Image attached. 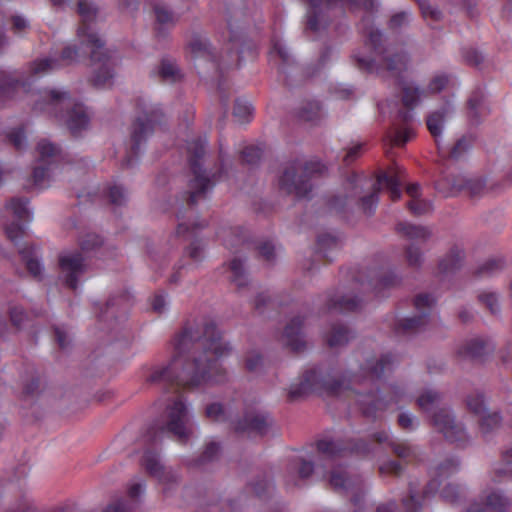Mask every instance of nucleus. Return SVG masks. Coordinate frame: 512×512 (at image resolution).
<instances>
[{"mask_svg":"<svg viewBox=\"0 0 512 512\" xmlns=\"http://www.w3.org/2000/svg\"><path fill=\"white\" fill-rule=\"evenodd\" d=\"M177 353L168 364L155 365L145 381L165 391L178 387L194 388L207 382L222 383L225 369L218 359L231 351L223 342L213 321H205L201 328L185 325L174 342Z\"/></svg>","mask_w":512,"mask_h":512,"instance_id":"1","label":"nucleus"},{"mask_svg":"<svg viewBox=\"0 0 512 512\" xmlns=\"http://www.w3.org/2000/svg\"><path fill=\"white\" fill-rule=\"evenodd\" d=\"M360 178L352 175L348 178L345 194L333 195L327 200V207L330 211L338 214H348L352 204L355 202L361 212L370 217L374 215L379 203V194L382 188H386L392 201L401 197V179L397 173L389 174L382 172L372 184L371 190L366 195H361L362 187L359 184Z\"/></svg>","mask_w":512,"mask_h":512,"instance_id":"2","label":"nucleus"},{"mask_svg":"<svg viewBox=\"0 0 512 512\" xmlns=\"http://www.w3.org/2000/svg\"><path fill=\"white\" fill-rule=\"evenodd\" d=\"M77 6L81 17L77 33L81 43L90 49V60L95 66L90 81L94 87L102 88L112 80L115 63L111 52L105 48V41L95 29L98 13L96 5L91 0H79Z\"/></svg>","mask_w":512,"mask_h":512,"instance_id":"3","label":"nucleus"},{"mask_svg":"<svg viewBox=\"0 0 512 512\" xmlns=\"http://www.w3.org/2000/svg\"><path fill=\"white\" fill-rule=\"evenodd\" d=\"M367 43L375 55L379 57V62L354 53L352 59L358 69L367 73L375 72L379 75L387 72L392 77H399L406 71L409 62L407 52L386 44L384 34L379 29L369 31Z\"/></svg>","mask_w":512,"mask_h":512,"instance_id":"4","label":"nucleus"},{"mask_svg":"<svg viewBox=\"0 0 512 512\" xmlns=\"http://www.w3.org/2000/svg\"><path fill=\"white\" fill-rule=\"evenodd\" d=\"M34 109L54 111L56 117L65 123L74 138L80 137L90 124L86 107L81 103H72L68 91L56 89L45 91L35 102Z\"/></svg>","mask_w":512,"mask_h":512,"instance_id":"5","label":"nucleus"},{"mask_svg":"<svg viewBox=\"0 0 512 512\" xmlns=\"http://www.w3.org/2000/svg\"><path fill=\"white\" fill-rule=\"evenodd\" d=\"M327 172V166L320 160L305 161L296 158L286 162L279 177V189L297 199H310L313 190L312 179Z\"/></svg>","mask_w":512,"mask_h":512,"instance_id":"6","label":"nucleus"},{"mask_svg":"<svg viewBox=\"0 0 512 512\" xmlns=\"http://www.w3.org/2000/svg\"><path fill=\"white\" fill-rule=\"evenodd\" d=\"M192 434L190 419L186 404L181 398L168 405L163 420H156L150 424L143 434V442L155 446L164 436H171L178 442L186 443Z\"/></svg>","mask_w":512,"mask_h":512,"instance_id":"7","label":"nucleus"},{"mask_svg":"<svg viewBox=\"0 0 512 512\" xmlns=\"http://www.w3.org/2000/svg\"><path fill=\"white\" fill-rule=\"evenodd\" d=\"M307 5L304 34L316 36L326 30L332 22L331 11L347 8L351 12L364 10L373 12L375 0H303Z\"/></svg>","mask_w":512,"mask_h":512,"instance_id":"8","label":"nucleus"},{"mask_svg":"<svg viewBox=\"0 0 512 512\" xmlns=\"http://www.w3.org/2000/svg\"><path fill=\"white\" fill-rule=\"evenodd\" d=\"M188 152V162L193 178L189 181L187 203L192 207L195 206L200 199L206 197L207 192L222 178L225 170L224 160L221 154L219 156V168L217 171L208 173L203 167L202 160L206 154V147L200 139L193 141L189 145Z\"/></svg>","mask_w":512,"mask_h":512,"instance_id":"9","label":"nucleus"},{"mask_svg":"<svg viewBox=\"0 0 512 512\" xmlns=\"http://www.w3.org/2000/svg\"><path fill=\"white\" fill-rule=\"evenodd\" d=\"M137 116L131 125L130 152L122 161V168H130L138 158L140 147L153 134L155 126L162 122L164 113L159 104L151 103L144 97L136 99Z\"/></svg>","mask_w":512,"mask_h":512,"instance_id":"10","label":"nucleus"},{"mask_svg":"<svg viewBox=\"0 0 512 512\" xmlns=\"http://www.w3.org/2000/svg\"><path fill=\"white\" fill-rule=\"evenodd\" d=\"M273 425L274 419L271 414L257 407H246L242 414L231 422L234 433L250 439L264 438Z\"/></svg>","mask_w":512,"mask_h":512,"instance_id":"11","label":"nucleus"},{"mask_svg":"<svg viewBox=\"0 0 512 512\" xmlns=\"http://www.w3.org/2000/svg\"><path fill=\"white\" fill-rule=\"evenodd\" d=\"M240 12L231 7H227L225 10V17L227 22V27L229 29V54L234 55L235 66H240L241 62L246 58H255L256 57V43L247 36L244 28L238 24V21L235 20L236 16Z\"/></svg>","mask_w":512,"mask_h":512,"instance_id":"12","label":"nucleus"},{"mask_svg":"<svg viewBox=\"0 0 512 512\" xmlns=\"http://www.w3.org/2000/svg\"><path fill=\"white\" fill-rule=\"evenodd\" d=\"M342 385L340 380L328 378L322 375L317 368H313L304 372L299 383L291 385L288 399L295 401L320 390H324L330 395H336L341 391Z\"/></svg>","mask_w":512,"mask_h":512,"instance_id":"13","label":"nucleus"},{"mask_svg":"<svg viewBox=\"0 0 512 512\" xmlns=\"http://www.w3.org/2000/svg\"><path fill=\"white\" fill-rule=\"evenodd\" d=\"M88 256L78 250H66L58 254L59 279L64 286L75 291L80 278L89 270Z\"/></svg>","mask_w":512,"mask_h":512,"instance_id":"14","label":"nucleus"},{"mask_svg":"<svg viewBox=\"0 0 512 512\" xmlns=\"http://www.w3.org/2000/svg\"><path fill=\"white\" fill-rule=\"evenodd\" d=\"M317 450L329 459L347 456H366L371 452V445L361 438L337 440L322 439L317 442Z\"/></svg>","mask_w":512,"mask_h":512,"instance_id":"15","label":"nucleus"},{"mask_svg":"<svg viewBox=\"0 0 512 512\" xmlns=\"http://www.w3.org/2000/svg\"><path fill=\"white\" fill-rule=\"evenodd\" d=\"M433 298L430 294H419L414 299V306L418 314L398 320L394 324V332L397 336H413L423 331L430 316Z\"/></svg>","mask_w":512,"mask_h":512,"instance_id":"16","label":"nucleus"},{"mask_svg":"<svg viewBox=\"0 0 512 512\" xmlns=\"http://www.w3.org/2000/svg\"><path fill=\"white\" fill-rule=\"evenodd\" d=\"M329 483L336 492H352L351 503L355 507L354 512H362L364 507V493L362 490V478L358 474H350L345 469H333Z\"/></svg>","mask_w":512,"mask_h":512,"instance_id":"17","label":"nucleus"},{"mask_svg":"<svg viewBox=\"0 0 512 512\" xmlns=\"http://www.w3.org/2000/svg\"><path fill=\"white\" fill-rule=\"evenodd\" d=\"M431 424L443 434L445 439L457 446H465L469 439L460 422H457L451 411L447 408H440L431 416Z\"/></svg>","mask_w":512,"mask_h":512,"instance_id":"18","label":"nucleus"},{"mask_svg":"<svg viewBox=\"0 0 512 512\" xmlns=\"http://www.w3.org/2000/svg\"><path fill=\"white\" fill-rule=\"evenodd\" d=\"M466 118L470 125L478 126L490 114L487 96L481 87H476L466 101Z\"/></svg>","mask_w":512,"mask_h":512,"instance_id":"19","label":"nucleus"},{"mask_svg":"<svg viewBox=\"0 0 512 512\" xmlns=\"http://www.w3.org/2000/svg\"><path fill=\"white\" fill-rule=\"evenodd\" d=\"M141 465L151 477L156 478L160 482L172 484L178 481V476L171 470H167L164 465H162L159 454L151 449H145L142 459Z\"/></svg>","mask_w":512,"mask_h":512,"instance_id":"20","label":"nucleus"},{"mask_svg":"<svg viewBox=\"0 0 512 512\" xmlns=\"http://www.w3.org/2000/svg\"><path fill=\"white\" fill-rule=\"evenodd\" d=\"M21 261L29 275L37 281L43 279L44 266L40 261V249L36 245L25 244L18 249Z\"/></svg>","mask_w":512,"mask_h":512,"instance_id":"21","label":"nucleus"},{"mask_svg":"<svg viewBox=\"0 0 512 512\" xmlns=\"http://www.w3.org/2000/svg\"><path fill=\"white\" fill-rule=\"evenodd\" d=\"M454 112V108L450 103H445L439 109L428 114L426 118L427 129L430 132L431 136L434 138L439 153H443L441 151L439 138L442 134L444 123L447 118H449Z\"/></svg>","mask_w":512,"mask_h":512,"instance_id":"22","label":"nucleus"},{"mask_svg":"<svg viewBox=\"0 0 512 512\" xmlns=\"http://www.w3.org/2000/svg\"><path fill=\"white\" fill-rule=\"evenodd\" d=\"M510 505L509 498L500 491H492L485 497L484 502L472 503L467 512H507Z\"/></svg>","mask_w":512,"mask_h":512,"instance_id":"23","label":"nucleus"},{"mask_svg":"<svg viewBox=\"0 0 512 512\" xmlns=\"http://www.w3.org/2000/svg\"><path fill=\"white\" fill-rule=\"evenodd\" d=\"M395 360V356L391 353L368 359L362 367L363 374L371 380H379L385 372L392 370Z\"/></svg>","mask_w":512,"mask_h":512,"instance_id":"24","label":"nucleus"},{"mask_svg":"<svg viewBox=\"0 0 512 512\" xmlns=\"http://www.w3.org/2000/svg\"><path fill=\"white\" fill-rule=\"evenodd\" d=\"M304 319L301 316H296L290 320L284 328L283 337L285 344L293 352H301L305 348V341L303 340V328Z\"/></svg>","mask_w":512,"mask_h":512,"instance_id":"25","label":"nucleus"},{"mask_svg":"<svg viewBox=\"0 0 512 512\" xmlns=\"http://www.w3.org/2000/svg\"><path fill=\"white\" fill-rule=\"evenodd\" d=\"M375 442L382 444L387 443L392 449L393 453L405 461H411L417 457V448L411 446L407 442L390 441L389 436L385 431L376 432L372 435Z\"/></svg>","mask_w":512,"mask_h":512,"instance_id":"26","label":"nucleus"},{"mask_svg":"<svg viewBox=\"0 0 512 512\" xmlns=\"http://www.w3.org/2000/svg\"><path fill=\"white\" fill-rule=\"evenodd\" d=\"M357 402L362 414L367 418H375L376 413L386 407V403L379 396V389L370 390L367 393H358Z\"/></svg>","mask_w":512,"mask_h":512,"instance_id":"27","label":"nucleus"},{"mask_svg":"<svg viewBox=\"0 0 512 512\" xmlns=\"http://www.w3.org/2000/svg\"><path fill=\"white\" fill-rule=\"evenodd\" d=\"M362 300L356 296H333L327 300L328 310H337L339 312H355L361 309Z\"/></svg>","mask_w":512,"mask_h":512,"instance_id":"28","label":"nucleus"},{"mask_svg":"<svg viewBox=\"0 0 512 512\" xmlns=\"http://www.w3.org/2000/svg\"><path fill=\"white\" fill-rule=\"evenodd\" d=\"M465 258V253L462 249L454 246L446 254V256L439 262V270L441 273L449 274L458 271Z\"/></svg>","mask_w":512,"mask_h":512,"instance_id":"29","label":"nucleus"},{"mask_svg":"<svg viewBox=\"0 0 512 512\" xmlns=\"http://www.w3.org/2000/svg\"><path fill=\"white\" fill-rule=\"evenodd\" d=\"M20 85L19 79L11 73L0 70V105L14 98Z\"/></svg>","mask_w":512,"mask_h":512,"instance_id":"30","label":"nucleus"},{"mask_svg":"<svg viewBox=\"0 0 512 512\" xmlns=\"http://www.w3.org/2000/svg\"><path fill=\"white\" fill-rule=\"evenodd\" d=\"M229 270L231 272L230 280L239 291L248 287L249 275L241 258H233L229 263Z\"/></svg>","mask_w":512,"mask_h":512,"instance_id":"31","label":"nucleus"},{"mask_svg":"<svg viewBox=\"0 0 512 512\" xmlns=\"http://www.w3.org/2000/svg\"><path fill=\"white\" fill-rule=\"evenodd\" d=\"M458 354L471 360H482L487 354V342L482 339H471L459 350Z\"/></svg>","mask_w":512,"mask_h":512,"instance_id":"32","label":"nucleus"},{"mask_svg":"<svg viewBox=\"0 0 512 512\" xmlns=\"http://www.w3.org/2000/svg\"><path fill=\"white\" fill-rule=\"evenodd\" d=\"M223 241L226 248L233 252H238L241 246L248 244V232L241 227L230 228L225 232Z\"/></svg>","mask_w":512,"mask_h":512,"instance_id":"33","label":"nucleus"},{"mask_svg":"<svg viewBox=\"0 0 512 512\" xmlns=\"http://www.w3.org/2000/svg\"><path fill=\"white\" fill-rule=\"evenodd\" d=\"M248 486L254 495L261 500L268 499L274 490L272 479L266 473L256 476Z\"/></svg>","mask_w":512,"mask_h":512,"instance_id":"34","label":"nucleus"},{"mask_svg":"<svg viewBox=\"0 0 512 512\" xmlns=\"http://www.w3.org/2000/svg\"><path fill=\"white\" fill-rule=\"evenodd\" d=\"M396 230L410 240H418L423 243L431 237V231L421 225L401 222L397 224Z\"/></svg>","mask_w":512,"mask_h":512,"instance_id":"35","label":"nucleus"},{"mask_svg":"<svg viewBox=\"0 0 512 512\" xmlns=\"http://www.w3.org/2000/svg\"><path fill=\"white\" fill-rule=\"evenodd\" d=\"M353 337L352 331L346 325L336 323L331 328L327 343L332 348L341 347L346 345Z\"/></svg>","mask_w":512,"mask_h":512,"instance_id":"36","label":"nucleus"},{"mask_svg":"<svg viewBox=\"0 0 512 512\" xmlns=\"http://www.w3.org/2000/svg\"><path fill=\"white\" fill-rule=\"evenodd\" d=\"M340 241L338 237L325 233L317 237V253L321 255L328 263L332 262L330 253L339 249Z\"/></svg>","mask_w":512,"mask_h":512,"instance_id":"37","label":"nucleus"},{"mask_svg":"<svg viewBox=\"0 0 512 512\" xmlns=\"http://www.w3.org/2000/svg\"><path fill=\"white\" fill-rule=\"evenodd\" d=\"M188 46L191 52L196 56H207L212 61L216 60V57L211 48V44L205 36L199 33H193L191 39L189 40Z\"/></svg>","mask_w":512,"mask_h":512,"instance_id":"38","label":"nucleus"},{"mask_svg":"<svg viewBox=\"0 0 512 512\" xmlns=\"http://www.w3.org/2000/svg\"><path fill=\"white\" fill-rule=\"evenodd\" d=\"M152 10L155 15L156 23L163 26H174L178 20L179 15L175 14L172 9L163 2H154L152 4Z\"/></svg>","mask_w":512,"mask_h":512,"instance_id":"39","label":"nucleus"},{"mask_svg":"<svg viewBox=\"0 0 512 512\" xmlns=\"http://www.w3.org/2000/svg\"><path fill=\"white\" fill-rule=\"evenodd\" d=\"M220 449V443L211 441L205 445L203 452L192 459L189 464L194 467H203L218 458Z\"/></svg>","mask_w":512,"mask_h":512,"instance_id":"40","label":"nucleus"},{"mask_svg":"<svg viewBox=\"0 0 512 512\" xmlns=\"http://www.w3.org/2000/svg\"><path fill=\"white\" fill-rule=\"evenodd\" d=\"M155 73L165 82H176L180 77V71L174 61L163 58L157 66Z\"/></svg>","mask_w":512,"mask_h":512,"instance_id":"41","label":"nucleus"},{"mask_svg":"<svg viewBox=\"0 0 512 512\" xmlns=\"http://www.w3.org/2000/svg\"><path fill=\"white\" fill-rule=\"evenodd\" d=\"M502 417L498 412L484 413L479 421L480 432L484 437L500 428Z\"/></svg>","mask_w":512,"mask_h":512,"instance_id":"42","label":"nucleus"},{"mask_svg":"<svg viewBox=\"0 0 512 512\" xmlns=\"http://www.w3.org/2000/svg\"><path fill=\"white\" fill-rule=\"evenodd\" d=\"M39 161L50 163L61 153V148L47 139H41L37 144Z\"/></svg>","mask_w":512,"mask_h":512,"instance_id":"43","label":"nucleus"},{"mask_svg":"<svg viewBox=\"0 0 512 512\" xmlns=\"http://www.w3.org/2000/svg\"><path fill=\"white\" fill-rule=\"evenodd\" d=\"M8 313L11 324L17 329H21L32 317L39 316L38 313H28L23 307L18 305L11 306Z\"/></svg>","mask_w":512,"mask_h":512,"instance_id":"44","label":"nucleus"},{"mask_svg":"<svg viewBox=\"0 0 512 512\" xmlns=\"http://www.w3.org/2000/svg\"><path fill=\"white\" fill-rule=\"evenodd\" d=\"M126 295L111 296L103 307L100 308L99 319L107 321L110 317H114L119 307L126 301Z\"/></svg>","mask_w":512,"mask_h":512,"instance_id":"45","label":"nucleus"},{"mask_svg":"<svg viewBox=\"0 0 512 512\" xmlns=\"http://www.w3.org/2000/svg\"><path fill=\"white\" fill-rule=\"evenodd\" d=\"M320 104L317 101L309 100L298 108L297 117L306 122L314 121L319 117Z\"/></svg>","mask_w":512,"mask_h":512,"instance_id":"46","label":"nucleus"},{"mask_svg":"<svg viewBox=\"0 0 512 512\" xmlns=\"http://www.w3.org/2000/svg\"><path fill=\"white\" fill-rule=\"evenodd\" d=\"M29 199L27 198H12L9 202L14 216L19 221L28 222L31 219L30 211L28 209Z\"/></svg>","mask_w":512,"mask_h":512,"instance_id":"47","label":"nucleus"},{"mask_svg":"<svg viewBox=\"0 0 512 512\" xmlns=\"http://www.w3.org/2000/svg\"><path fill=\"white\" fill-rule=\"evenodd\" d=\"M404 256L408 266L414 269L420 268L424 260L423 252L416 243H410L405 247Z\"/></svg>","mask_w":512,"mask_h":512,"instance_id":"48","label":"nucleus"},{"mask_svg":"<svg viewBox=\"0 0 512 512\" xmlns=\"http://www.w3.org/2000/svg\"><path fill=\"white\" fill-rule=\"evenodd\" d=\"M288 469L291 472H296L301 479L310 477L314 471V464L303 458H295L290 461Z\"/></svg>","mask_w":512,"mask_h":512,"instance_id":"49","label":"nucleus"},{"mask_svg":"<svg viewBox=\"0 0 512 512\" xmlns=\"http://www.w3.org/2000/svg\"><path fill=\"white\" fill-rule=\"evenodd\" d=\"M469 177L463 174H450L444 178V183L450 188L451 195L464 193Z\"/></svg>","mask_w":512,"mask_h":512,"instance_id":"50","label":"nucleus"},{"mask_svg":"<svg viewBox=\"0 0 512 512\" xmlns=\"http://www.w3.org/2000/svg\"><path fill=\"white\" fill-rule=\"evenodd\" d=\"M107 198L110 204L121 207L126 205L128 201V193L124 186L114 184L108 188Z\"/></svg>","mask_w":512,"mask_h":512,"instance_id":"51","label":"nucleus"},{"mask_svg":"<svg viewBox=\"0 0 512 512\" xmlns=\"http://www.w3.org/2000/svg\"><path fill=\"white\" fill-rule=\"evenodd\" d=\"M504 267V261L501 258L498 259H489L480 265L476 271L475 276L477 277H487L492 276L499 271H501Z\"/></svg>","mask_w":512,"mask_h":512,"instance_id":"52","label":"nucleus"},{"mask_svg":"<svg viewBox=\"0 0 512 512\" xmlns=\"http://www.w3.org/2000/svg\"><path fill=\"white\" fill-rule=\"evenodd\" d=\"M103 244L102 238L99 235L89 233L86 234L79 242L80 249L85 256H88V253L99 249Z\"/></svg>","mask_w":512,"mask_h":512,"instance_id":"53","label":"nucleus"},{"mask_svg":"<svg viewBox=\"0 0 512 512\" xmlns=\"http://www.w3.org/2000/svg\"><path fill=\"white\" fill-rule=\"evenodd\" d=\"M421 94H422V91H420V89L418 87H412L409 85H405L402 88V98H401L404 107L408 108V109H413L417 105Z\"/></svg>","mask_w":512,"mask_h":512,"instance_id":"54","label":"nucleus"},{"mask_svg":"<svg viewBox=\"0 0 512 512\" xmlns=\"http://www.w3.org/2000/svg\"><path fill=\"white\" fill-rule=\"evenodd\" d=\"M460 462L455 458H447L436 468L437 477L446 479L459 470Z\"/></svg>","mask_w":512,"mask_h":512,"instance_id":"55","label":"nucleus"},{"mask_svg":"<svg viewBox=\"0 0 512 512\" xmlns=\"http://www.w3.org/2000/svg\"><path fill=\"white\" fill-rule=\"evenodd\" d=\"M486 180L482 177H469L465 194L470 198L480 197L485 190Z\"/></svg>","mask_w":512,"mask_h":512,"instance_id":"56","label":"nucleus"},{"mask_svg":"<svg viewBox=\"0 0 512 512\" xmlns=\"http://www.w3.org/2000/svg\"><path fill=\"white\" fill-rule=\"evenodd\" d=\"M471 147V140L467 136L458 139L449 150L447 157L452 160H459Z\"/></svg>","mask_w":512,"mask_h":512,"instance_id":"57","label":"nucleus"},{"mask_svg":"<svg viewBox=\"0 0 512 512\" xmlns=\"http://www.w3.org/2000/svg\"><path fill=\"white\" fill-rule=\"evenodd\" d=\"M440 400V394L433 390L423 392L417 399V404L423 411H430Z\"/></svg>","mask_w":512,"mask_h":512,"instance_id":"58","label":"nucleus"},{"mask_svg":"<svg viewBox=\"0 0 512 512\" xmlns=\"http://www.w3.org/2000/svg\"><path fill=\"white\" fill-rule=\"evenodd\" d=\"M461 55L464 62L470 66L478 67L484 61L483 54L473 47H464L461 49Z\"/></svg>","mask_w":512,"mask_h":512,"instance_id":"59","label":"nucleus"},{"mask_svg":"<svg viewBox=\"0 0 512 512\" xmlns=\"http://www.w3.org/2000/svg\"><path fill=\"white\" fill-rule=\"evenodd\" d=\"M409 21L410 14L408 12L401 11L391 16L387 23V27L393 32H399L409 24Z\"/></svg>","mask_w":512,"mask_h":512,"instance_id":"60","label":"nucleus"},{"mask_svg":"<svg viewBox=\"0 0 512 512\" xmlns=\"http://www.w3.org/2000/svg\"><path fill=\"white\" fill-rule=\"evenodd\" d=\"M5 512H51L46 509H39L33 505V503L22 495L20 500L13 506L9 507Z\"/></svg>","mask_w":512,"mask_h":512,"instance_id":"61","label":"nucleus"},{"mask_svg":"<svg viewBox=\"0 0 512 512\" xmlns=\"http://www.w3.org/2000/svg\"><path fill=\"white\" fill-rule=\"evenodd\" d=\"M256 249L258 251L259 257H261L268 264H273L275 262V246L271 241L260 242L256 246Z\"/></svg>","mask_w":512,"mask_h":512,"instance_id":"62","label":"nucleus"},{"mask_svg":"<svg viewBox=\"0 0 512 512\" xmlns=\"http://www.w3.org/2000/svg\"><path fill=\"white\" fill-rule=\"evenodd\" d=\"M401 277L394 270L382 272L378 278V285L382 288H392L400 284Z\"/></svg>","mask_w":512,"mask_h":512,"instance_id":"63","label":"nucleus"},{"mask_svg":"<svg viewBox=\"0 0 512 512\" xmlns=\"http://www.w3.org/2000/svg\"><path fill=\"white\" fill-rule=\"evenodd\" d=\"M440 495L445 502L456 504L461 498L460 486L449 483L442 489Z\"/></svg>","mask_w":512,"mask_h":512,"instance_id":"64","label":"nucleus"}]
</instances>
